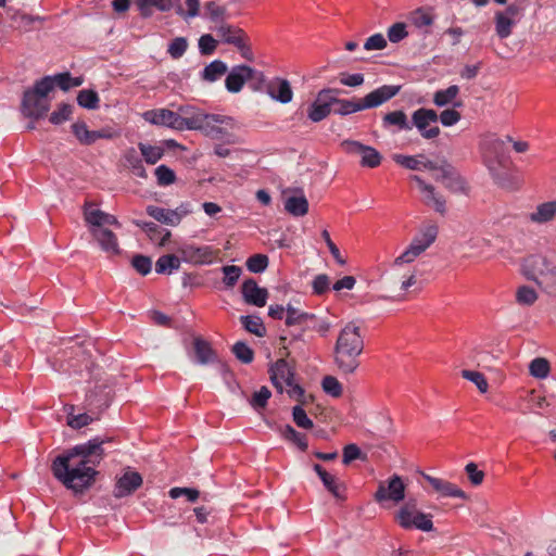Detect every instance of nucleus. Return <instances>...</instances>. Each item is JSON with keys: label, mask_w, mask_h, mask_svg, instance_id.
I'll return each mask as SVG.
<instances>
[{"label": "nucleus", "mask_w": 556, "mask_h": 556, "mask_svg": "<svg viewBox=\"0 0 556 556\" xmlns=\"http://www.w3.org/2000/svg\"><path fill=\"white\" fill-rule=\"evenodd\" d=\"M112 437H96L56 456L51 465L54 478L74 493H83L96 481V467L106 455Z\"/></svg>", "instance_id": "1"}, {"label": "nucleus", "mask_w": 556, "mask_h": 556, "mask_svg": "<svg viewBox=\"0 0 556 556\" xmlns=\"http://www.w3.org/2000/svg\"><path fill=\"white\" fill-rule=\"evenodd\" d=\"M364 346L361 327L354 321L348 323L339 331L332 352L333 364L340 374L349 376L356 372Z\"/></svg>", "instance_id": "2"}, {"label": "nucleus", "mask_w": 556, "mask_h": 556, "mask_svg": "<svg viewBox=\"0 0 556 556\" xmlns=\"http://www.w3.org/2000/svg\"><path fill=\"white\" fill-rule=\"evenodd\" d=\"M480 150L483 163L492 177L498 185L504 186L502 169H507L510 164L505 141L495 135L486 136L480 142Z\"/></svg>", "instance_id": "3"}, {"label": "nucleus", "mask_w": 556, "mask_h": 556, "mask_svg": "<svg viewBox=\"0 0 556 556\" xmlns=\"http://www.w3.org/2000/svg\"><path fill=\"white\" fill-rule=\"evenodd\" d=\"M135 4L139 11V14L143 18L151 17L153 9L160 12H168L175 9V12L185 21L200 16V0H136Z\"/></svg>", "instance_id": "4"}, {"label": "nucleus", "mask_w": 556, "mask_h": 556, "mask_svg": "<svg viewBox=\"0 0 556 556\" xmlns=\"http://www.w3.org/2000/svg\"><path fill=\"white\" fill-rule=\"evenodd\" d=\"M52 91L50 78H41L35 81L33 88L24 91L22 99V112L30 118H41L47 115L50 103L47 99Z\"/></svg>", "instance_id": "5"}, {"label": "nucleus", "mask_w": 556, "mask_h": 556, "mask_svg": "<svg viewBox=\"0 0 556 556\" xmlns=\"http://www.w3.org/2000/svg\"><path fill=\"white\" fill-rule=\"evenodd\" d=\"M395 521L406 530L417 529L430 532L434 529L432 515L420 511L415 498H409L400 507L395 514Z\"/></svg>", "instance_id": "6"}, {"label": "nucleus", "mask_w": 556, "mask_h": 556, "mask_svg": "<svg viewBox=\"0 0 556 556\" xmlns=\"http://www.w3.org/2000/svg\"><path fill=\"white\" fill-rule=\"evenodd\" d=\"M235 121L232 117L206 113L198 130L212 139L220 140L230 136Z\"/></svg>", "instance_id": "7"}, {"label": "nucleus", "mask_w": 556, "mask_h": 556, "mask_svg": "<svg viewBox=\"0 0 556 556\" xmlns=\"http://www.w3.org/2000/svg\"><path fill=\"white\" fill-rule=\"evenodd\" d=\"M341 147L350 155H359L362 167L376 168L381 164L382 156L374 147L363 144L356 140H344Z\"/></svg>", "instance_id": "8"}, {"label": "nucleus", "mask_w": 556, "mask_h": 556, "mask_svg": "<svg viewBox=\"0 0 556 556\" xmlns=\"http://www.w3.org/2000/svg\"><path fill=\"white\" fill-rule=\"evenodd\" d=\"M405 489L402 478L399 475H393L387 481L379 482L374 498L377 503L391 501L397 504L405 498Z\"/></svg>", "instance_id": "9"}, {"label": "nucleus", "mask_w": 556, "mask_h": 556, "mask_svg": "<svg viewBox=\"0 0 556 556\" xmlns=\"http://www.w3.org/2000/svg\"><path fill=\"white\" fill-rule=\"evenodd\" d=\"M439 119L437 112L432 109L420 108L412 115V127L415 126L425 139H433L440 135V128L435 124Z\"/></svg>", "instance_id": "10"}, {"label": "nucleus", "mask_w": 556, "mask_h": 556, "mask_svg": "<svg viewBox=\"0 0 556 556\" xmlns=\"http://www.w3.org/2000/svg\"><path fill=\"white\" fill-rule=\"evenodd\" d=\"M337 88H324L318 93L314 102L307 109V117L313 123H318L327 118L332 112L331 93H340Z\"/></svg>", "instance_id": "11"}, {"label": "nucleus", "mask_w": 556, "mask_h": 556, "mask_svg": "<svg viewBox=\"0 0 556 556\" xmlns=\"http://www.w3.org/2000/svg\"><path fill=\"white\" fill-rule=\"evenodd\" d=\"M178 253L186 263L204 265L211 264L216 258L218 252L210 245L185 243L179 248Z\"/></svg>", "instance_id": "12"}, {"label": "nucleus", "mask_w": 556, "mask_h": 556, "mask_svg": "<svg viewBox=\"0 0 556 556\" xmlns=\"http://www.w3.org/2000/svg\"><path fill=\"white\" fill-rule=\"evenodd\" d=\"M142 483V476L138 471H135L128 467L119 477L116 478L113 489V496L115 498L130 496L139 488H141Z\"/></svg>", "instance_id": "13"}, {"label": "nucleus", "mask_w": 556, "mask_h": 556, "mask_svg": "<svg viewBox=\"0 0 556 556\" xmlns=\"http://www.w3.org/2000/svg\"><path fill=\"white\" fill-rule=\"evenodd\" d=\"M400 90L401 86L399 85H383L374 89L365 97L359 98L363 111L375 109L387 103L389 100L394 98L400 92Z\"/></svg>", "instance_id": "14"}, {"label": "nucleus", "mask_w": 556, "mask_h": 556, "mask_svg": "<svg viewBox=\"0 0 556 556\" xmlns=\"http://www.w3.org/2000/svg\"><path fill=\"white\" fill-rule=\"evenodd\" d=\"M410 180L415 181L419 191L424 194L422 202L427 206H431L441 215L446 213V201L444 197L435 191V188L427 184L420 176L412 175Z\"/></svg>", "instance_id": "15"}, {"label": "nucleus", "mask_w": 556, "mask_h": 556, "mask_svg": "<svg viewBox=\"0 0 556 556\" xmlns=\"http://www.w3.org/2000/svg\"><path fill=\"white\" fill-rule=\"evenodd\" d=\"M146 122L179 130L180 114L168 109L148 110L142 114Z\"/></svg>", "instance_id": "16"}, {"label": "nucleus", "mask_w": 556, "mask_h": 556, "mask_svg": "<svg viewBox=\"0 0 556 556\" xmlns=\"http://www.w3.org/2000/svg\"><path fill=\"white\" fill-rule=\"evenodd\" d=\"M314 471L317 473L323 482L325 489L338 501H344L345 496V484L341 482L336 476L328 472L321 465L314 464Z\"/></svg>", "instance_id": "17"}, {"label": "nucleus", "mask_w": 556, "mask_h": 556, "mask_svg": "<svg viewBox=\"0 0 556 556\" xmlns=\"http://www.w3.org/2000/svg\"><path fill=\"white\" fill-rule=\"evenodd\" d=\"M241 293L245 303L263 307L266 305L268 291L258 287L253 278L245 279L241 286Z\"/></svg>", "instance_id": "18"}, {"label": "nucleus", "mask_w": 556, "mask_h": 556, "mask_svg": "<svg viewBox=\"0 0 556 556\" xmlns=\"http://www.w3.org/2000/svg\"><path fill=\"white\" fill-rule=\"evenodd\" d=\"M270 380L279 392H282L283 387L291 386L294 379V372L289 366L287 361L278 359L269 369Z\"/></svg>", "instance_id": "19"}, {"label": "nucleus", "mask_w": 556, "mask_h": 556, "mask_svg": "<svg viewBox=\"0 0 556 556\" xmlns=\"http://www.w3.org/2000/svg\"><path fill=\"white\" fill-rule=\"evenodd\" d=\"M435 179L442 180L445 188L452 192H466V181L447 162L441 165L440 175L435 176Z\"/></svg>", "instance_id": "20"}, {"label": "nucleus", "mask_w": 556, "mask_h": 556, "mask_svg": "<svg viewBox=\"0 0 556 556\" xmlns=\"http://www.w3.org/2000/svg\"><path fill=\"white\" fill-rule=\"evenodd\" d=\"M266 92L271 99L282 104L291 102L293 98L290 83L280 77H276L266 84Z\"/></svg>", "instance_id": "21"}, {"label": "nucleus", "mask_w": 556, "mask_h": 556, "mask_svg": "<svg viewBox=\"0 0 556 556\" xmlns=\"http://www.w3.org/2000/svg\"><path fill=\"white\" fill-rule=\"evenodd\" d=\"M422 477L427 482H429L432 489L443 497L467 498L466 493L450 481L435 478L427 473H422Z\"/></svg>", "instance_id": "22"}, {"label": "nucleus", "mask_w": 556, "mask_h": 556, "mask_svg": "<svg viewBox=\"0 0 556 556\" xmlns=\"http://www.w3.org/2000/svg\"><path fill=\"white\" fill-rule=\"evenodd\" d=\"M381 126L384 130L396 132L402 130H410L412 124L404 111L397 110L386 113L381 119Z\"/></svg>", "instance_id": "23"}, {"label": "nucleus", "mask_w": 556, "mask_h": 556, "mask_svg": "<svg viewBox=\"0 0 556 556\" xmlns=\"http://www.w3.org/2000/svg\"><path fill=\"white\" fill-rule=\"evenodd\" d=\"M527 266L532 269L531 273H526L528 279L535 281L538 285L542 282L539 280L536 275L547 276L549 274H554L555 267L549 263V261L542 255H532L527 258Z\"/></svg>", "instance_id": "24"}, {"label": "nucleus", "mask_w": 556, "mask_h": 556, "mask_svg": "<svg viewBox=\"0 0 556 556\" xmlns=\"http://www.w3.org/2000/svg\"><path fill=\"white\" fill-rule=\"evenodd\" d=\"M251 73L252 67L248 65L233 66L225 79L226 89L232 93L239 92Z\"/></svg>", "instance_id": "25"}, {"label": "nucleus", "mask_w": 556, "mask_h": 556, "mask_svg": "<svg viewBox=\"0 0 556 556\" xmlns=\"http://www.w3.org/2000/svg\"><path fill=\"white\" fill-rule=\"evenodd\" d=\"M180 121L179 130H198L201 127V122L204 118V112L197 110L192 106L179 108Z\"/></svg>", "instance_id": "26"}, {"label": "nucleus", "mask_w": 556, "mask_h": 556, "mask_svg": "<svg viewBox=\"0 0 556 556\" xmlns=\"http://www.w3.org/2000/svg\"><path fill=\"white\" fill-rule=\"evenodd\" d=\"M202 17L208 20L216 27L229 17L228 9L219 0H210L203 5Z\"/></svg>", "instance_id": "27"}, {"label": "nucleus", "mask_w": 556, "mask_h": 556, "mask_svg": "<svg viewBox=\"0 0 556 556\" xmlns=\"http://www.w3.org/2000/svg\"><path fill=\"white\" fill-rule=\"evenodd\" d=\"M93 237L97 239L101 249L112 255L119 254V245L116 235L109 229H94L92 230Z\"/></svg>", "instance_id": "28"}, {"label": "nucleus", "mask_w": 556, "mask_h": 556, "mask_svg": "<svg viewBox=\"0 0 556 556\" xmlns=\"http://www.w3.org/2000/svg\"><path fill=\"white\" fill-rule=\"evenodd\" d=\"M338 94L339 93H331L333 114L346 116L363 111L361 99H340Z\"/></svg>", "instance_id": "29"}, {"label": "nucleus", "mask_w": 556, "mask_h": 556, "mask_svg": "<svg viewBox=\"0 0 556 556\" xmlns=\"http://www.w3.org/2000/svg\"><path fill=\"white\" fill-rule=\"evenodd\" d=\"M217 36L225 43L236 46L241 42V39L247 36L243 29L230 25L226 22L215 27Z\"/></svg>", "instance_id": "30"}, {"label": "nucleus", "mask_w": 556, "mask_h": 556, "mask_svg": "<svg viewBox=\"0 0 556 556\" xmlns=\"http://www.w3.org/2000/svg\"><path fill=\"white\" fill-rule=\"evenodd\" d=\"M193 349L197 362L199 364L206 365L217 361V355L212 349L210 342L203 340L202 338H195L193 340Z\"/></svg>", "instance_id": "31"}, {"label": "nucleus", "mask_w": 556, "mask_h": 556, "mask_svg": "<svg viewBox=\"0 0 556 556\" xmlns=\"http://www.w3.org/2000/svg\"><path fill=\"white\" fill-rule=\"evenodd\" d=\"M300 195L288 197L285 200V210L295 217H301L307 214L308 212V201L303 194L302 189H298Z\"/></svg>", "instance_id": "32"}, {"label": "nucleus", "mask_w": 556, "mask_h": 556, "mask_svg": "<svg viewBox=\"0 0 556 556\" xmlns=\"http://www.w3.org/2000/svg\"><path fill=\"white\" fill-rule=\"evenodd\" d=\"M316 320V315L307 312H302L299 308L288 304L286 306L285 323L288 327L303 326L308 321Z\"/></svg>", "instance_id": "33"}, {"label": "nucleus", "mask_w": 556, "mask_h": 556, "mask_svg": "<svg viewBox=\"0 0 556 556\" xmlns=\"http://www.w3.org/2000/svg\"><path fill=\"white\" fill-rule=\"evenodd\" d=\"M147 214L162 224H165L168 226L179 225V217H178L176 211L163 208V207L154 206V205H148Z\"/></svg>", "instance_id": "34"}, {"label": "nucleus", "mask_w": 556, "mask_h": 556, "mask_svg": "<svg viewBox=\"0 0 556 556\" xmlns=\"http://www.w3.org/2000/svg\"><path fill=\"white\" fill-rule=\"evenodd\" d=\"M556 216V201H548L538 205L535 212L529 215L533 223L544 224L553 220Z\"/></svg>", "instance_id": "35"}, {"label": "nucleus", "mask_w": 556, "mask_h": 556, "mask_svg": "<svg viewBox=\"0 0 556 556\" xmlns=\"http://www.w3.org/2000/svg\"><path fill=\"white\" fill-rule=\"evenodd\" d=\"M438 227L428 225L424 227L412 240L416 245H420L421 251H426L437 239Z\"/></svg>", "instance_id": "36"}, {"label": "nucleus", "mask_w": 556, "mask_h": 556, "mask_svg": "<svg viewBox=\"0 0 556 556\" xmlns=\"http://www.w3.org/2000/svg\"><path fill=\"white\" fill-rule=\"evenodd\" d=\"M518 23L509 17H506L500 12L494 14L495 33L500 39H506L513 34V28Z\"/></svg>", "instance_id": "37"}, {"label": "nucleus", "mask_w": 556, "mask_h": 556, "mask_svg": "<svg viewBox=\"0 0 556 556\" xmlns=\"http://www.w3.org/2000/svg\"><path fill=\"white\" fill-rule=\"evenodd\" d=\"M228 71L227 64L220 60H214L204 67L201 73V78L205 81H216Z\"/></svg>", "instance_id": "38"}, {"label": "nucleus", "mask_w": 556, "mask_h": 556, "mask_svg": "<svg viewBox=\"0 0 556 556\" xmlns=\"http://www.w3.org/2000/svg\"><path fill=\"white\" fill-rule=\"evenodd\" d=\"M143 231L149 236V238L156 242L159 245H165L170 237V231L166 229H162L155 223H142Z\"/></svg>", "instance_id": "39"}, {"label": "nucleus", "mask_w": 556, "mask_h": 556, "mask_svg": "<svg viewBox=\"0 0 556 556\" xmlns=\"http://www.w3.org/2000/svg\"><path fill=\"white\" fill-rule=\"evenodd\" d=\"M181 257L174 254H165L157 258L155 263V271L157 274H172L179 269Z\"/></svg>", "instance_id": "40"}, {"label": "nucleus", "mask_w": 556, "mask_h": 556, "mask_svg": "<svg viewBox=\"0 0 556 556\" xmlns=\"http://www.w3.org/2000/svg\"><path fill=\"white\" fill-rule=\"evenodd\" d=\"M138 148L146 163L150 165L156 164L164 155L165 150L161 146H152L144 142H139Z\"/></svg>", "instance_id": "41"}, {"label": "nucleus", "mask_w": 556, "mask_h": 556, "mask_svg": "<svg viewBox=\"0 0 556 556\" xmlns=\"http://www.w3.org/2000/svg\"><path fill=\"white\" fill-rule=\"evenodd\" d=\"M240 321L243 328L250 333H253L260 338L266 334V328L261 317L245 315L240 317Z\"/></svg>", "instance_id": "42"}, {"label": "nucleus", "mask_w": 556, "mask_h": 556, "mask_svg": "<svg viewBox=\"0 0 556 556\" xmlns=\"http://www.w3.org/2000/svg\"><path fill=\"white\" fill-rule=\"evenodd\" d=\"M281 435L295 444L302 452H305L308 447L306 435L298 432L292 426L286 425L281 428Z\"/></svg>", "instance_id": "43"}, {"label": "nucleus", "mask_w": 556, "mask_h": 556, "mask_svg": "<svg viewBox=\"0 0 556 556\" xmlns=\"http://www.w3.org/2000/svg\"><path fill=\"white\" fill-rule=\"evenodd\" d=\"M105 217V212L94 208L92 203L86 202L84 205V218L86 224L93 227H101Z\"/></svg>", "instance_id": "44"}, {"label": "nucleus", "mask_w": 556, "mask_h": 556, "mask_svg": "<svg viewBox=\"0 0 556 556\" xmlns=\"http://www.w3.org/2000/svg\"><path fill=\"white\" fill-rule=\"evenodd\" d=\"M459 93V87L457 85H451L446 89L438 90L433 96V103L437 106H445L452 103L457 94Z\"/></svg>", "instance_id": "45"}, {"label": "nucleus", "mask_w": 556, "mask_h": 556, "mask_svg": "<svg viewBox=\"0 0 556 556\" xmlns=\"http://www.w3.org/2000/svg\"><path fill=\"white\" fill-rule=\"evenodd\" d=\"M99 96L92 89H83L77 94V103L87 110H96L99 108Z\"/></svg>", "instance_id": "46"}, {"label": "nucleus", "mask_w": 556, "mask_h": 556, "mask_svg": "<svg viewBox=\"0 0 556 556\" xmlns=\"http://www.w3.org/2000/svg\"><path fill=\"white\" fill-rule=\"evenodd\" d=\"M422 160H425L424 154H418V155L394 154L393 155V161L396 164H399L407 169H412V170L421 169Z\"/></svg>", "instance_id": "47"}, {"label": "nucleus", "mask_w": 556, "mask_h": 556, "mask_svg": "<svg viewBox=\"0 0 556 556\" xmlns=\"http://www.w3.org/2000/svg\"><path fill=\"white\" fill-rule=\"evenodd\" d=\"M551 370L549 362L543 357H536L529 365L530 375L538 379H544Z\"/></svg>", "instance_id": "48"}, {"label": "nucleus", "mask_w": 556, "mask_h": 556, "mask_svg": "<svg viewBox=\"0 0 556 556\" xmlns=\"http://www.w3.org/2000/svg\"><path fill=\"white\" fill-rule=\"evenodd\" d=\"M410 21L419 29L430 27L434 22V16L424 9H417L412 13Z\"/></svg>", "instance_id": "49"}, {"label": "nucleus", "mask_w": 556, "mask_h": 556, "mask_svg": "<svg viewBox=\"0 0 556 556\" xmlns=\"http://www.w3.org/2000/svg\"><path fill=\"white\" fill-rule=\"evenodd\" d=\"M268 262L269 260L267 255L254 254L247 260L245 266L249 271L260 274L266 270L268 267Z\"/></svg>", "instance_id": "50"}, {"label": "nucleus", "mask_w": 556, "mask_h": 556, "mask_svg": "<svg viewBox=\"0 0 556 556\" xmlns=\"http://www.w3.org/2000/svg\"><path fill=\"white\" fill-rule=\"evenodd\" d=\"M462 377L475 383L481 393H485L489 389V383L480 371L464 369L462 370Z\"/></svg>", "instance_id": "51"}, {"label": "nucleus", "mask_w": 556, "mask_h": 556, "mask_svg": "<svg viewBox=\"0 0 556 556\" xmlns=\"http://www.w3.org/2000/svg\"><path fill=\"white\" fill-rule=\"evenodd\" d=\"M232 353L243 364H250L254 359L253 350L242 341H238L232 346Z\"/></svg>", "instance_id": "52"}, {"label": "nucleus", "mask_w": 556, "mask_h": 556, "mask_svg": "<svg viewBox=\"0 0 556 556\" xmlns=\"http://www.w3.org/2000/svg\"><path fill=\"white\" fill-rule=\"evenodd\" d=\"M155 177L159 186H169L176 181L175 172L168 166L162 164L155 168Z\"/></svg>", "instance_id": "53"}, {"label": "nucleus", "mask_w": 556, "mask_h": 556, "mask_svg": "<svg viewBox=\"0 0 556 556\" xmlns=\"http://www.w3.org/2000/svg\"><path fill=\"white\" fill-rule=\"evenodd\" d=\"M224 274L223 282L226 288H233L241 276V268L236 265H226L222 267Z\"/></svg>", "instance_id": "54"}, {"label": "nucleus", "mask_w": 556, "mask_h": 556, "mask_svg": "<svg viewBox=\"0 0 556 556\" xmlns=\"http://www.w3.org/2000/svg\"><path fill=\"white\" fill-rule=\"evenodd\" d=\"M424 252L425 251H421L420 245H416L410 242L407 249L394 260V266H399L404 263H412Z\"/></svg>", "instance_id": "55"}, {"label": "nucleus", "mask_w": 556, "mask_h": 556, "mask_svg": "<svg viewBox=\"0 0 556 556\" xmlns=\"http://www.w3.org/2000/svg\"><path fill=\"white\" fill-rule=\"evenodd\" d=\"M271 396V392L267 387H262L258 391L254 392L250 405L255 409L260 410L266 407L268 400Z\"/></svg>", "instance_id": "56"}, {"label": "nucleus", "mask_w": 556, "mask_h": 556, "mask_svg": "<svg viewBox=\"0 0 556 556\" xmlns=\"http://www.w3.org/2000/svg\"><path fill=\"white\" fill-rule=\"evenodd\" d=\"M321 387L325 393L332 397H340L342 395V384L333 376H326L321 381Z\"/></svg>", "instance_id": "57"}, {"label": "nucleus", "mask_w": 556, "mask_h": 556, "mask_svg": "<svg viewBox=\"0 0 556 556\" xmlns=\"http://www.w3.org/2000/svg\"><path fill=\"white\" fill-rule=\"evenodd\" d=\"M73 113V106L67 103H61L58 110L53 111L49 117V121L53 125H60L71 118Z\"/></svg>", "instance_id": "58"}, {"label": "nucleus", "mask_w": 556, "mask_h": 556, "mask_svg": "<svg viewBox=\"0 0 556 556\" xmlns=\"http://www.w3.org/2000/svg\"><path fill=\"white\" fill-rule=\"evenodd\" d=\"M516 300L521 305H532L538 300L535 290L528 286H521L516 292Z\"/></svg>", "instance_id": "59"}, {"label": "nucleus", "mask_w": 556, "mask_h": 556, "mask_svg": "<svg viewBox=\"0 0 556 556\" xmlns=\"http://www.w3.org/2000/svg\"><path fill=\"white\" fill-rule=\"evenodd\" d=\"M188 48V41L185 37H176L168 45L167 52L173 59L181 58Z\"/></svg>", "instance_id": "60"}, {"label": "nucleus", "mask_w": 556, "mask_h": 556, "mask_svg": "<svg viewBox=\"0 0 556 556\" xmlns=\"http://www.w3.org/2000/svg\"><path fill=\"white\" fill-rule=\"evenodd\" d=\"M292 417L295 425L303 429L313 428L314 424L311 418H308L306 412L301 405H296L292 409Z\"/></svg>", "instance_id": "61"}, {"label": "nucleus", "mask_w": 556, "mask_h": 556, "mask_svg": "<svg viewBox=\"0 0 556 556\" xmlns=\"http://www.w3.org/2000/svg\"><path fill=\"white\" fill-rule=\"evenodd\" d=\"M168 494L174 500L184 495L187 497V501L190 503H194L200 496V492L197 489L179 488V486L172 488L169 490Z\"/></svg>", "instance_id": "62"}, {"label": "nucleus", "mask_w": 556, "mask_h": 556, "mask_svg": "<svg viewBox=\"0 0 556 556\" xmlns=\"http://www.w3.org/2000/svg\"><path fill=\"white\" fill-rule=\"evenodd\" d=\"M132 267L142 276H147L152 268V261L149 256L137 254L131 260Z\"/></svg>", "instance_id": "63"}, {"label": "nucleus", "mask_w": 556, "mask_h": 556, "mask_svg": "<svg viewBox=\"0 0 556 556\" xmlns=\"http://www.w3.org/2000/svg\"><path fill=\"white\" fill-rule=\"evenodd\" d=\"M217 47V40L211 35H202L199 39V50L202 55H211Z\"/></svg>", "instance_id": "64"}]
</instances>
